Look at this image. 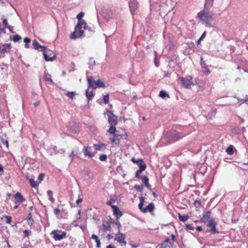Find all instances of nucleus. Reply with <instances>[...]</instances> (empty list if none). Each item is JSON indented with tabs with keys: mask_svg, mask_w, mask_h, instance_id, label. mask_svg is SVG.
Here are the masks:
<instances>
[{
	"mask_svg": "<svg viewBox=\"0 0 248 248\" xmlns=\"http://www.w3.org/2000/svg\"><path fill=\"white\" fill-rule=\"evenodd\" d=\"M210 7H204V9L198 13L197 17L202 24L210 27L211 22L214 20L213 14L208 10Z\"/></svg>",
	"mask_w": 248,
	"mask_h": 248,
	"instance_id": "1",
	"label": "nucleus"
},
{
	"mask_svg": "<svg viewBox=\"0 0 248 248\" xmlns=\"http://www.w3.org/2000/svg\"><path fill=\"white\" fill-rule=\"evenodd\" d=\"M186 135L181 132L170 129L165 133L164 138L165 141L170 144L182 139Z\"/></svg>",
	"mask_w": 248,
	"mask_h": 248,
	"instance_id": "2",
	"label": "nucleus"
},
{
	"mask_svg": "<svg viewBox=\"0 0 248 248\" xmlns=\"http://www.w3.org/2000/svg\"><path fill=\"white\" fill-rule=\"evenodd\" d=\"M82 27H83L85 30H86L87 29L86 23L84 20L78 21L75 27V31L70 35V38L71 39H75L77 38L83 36L84 31L81 30Z\"/></svg>",
	"mask_w": 248,
	"mask_h": 248,
	"instance_id": "3",
	"label": "nucleus"
},
{
	"mask_svg": "<svg viewBox=\"0 0 248 248\" xmlns=\"http://www.w3.org/2000/svg\"><path fill=\"white\" fill-rule=\"evenodd\" d=\"M87 81L89 84V88L91 87L93 89H95L98 87H105V85L103 81L100 79H97L95 81L92 76L87 77Z\"/></svg>",
	"mask_w": 248,
	"mask_h": 248,
	"instance_id": "4",
	"label": "nucleus"
},
{
	"mask_svg": "<svg viewBox=\"0 0 248 248\" xmlns=\"http://www.w3.org/2000/svg\"><path fill=\"white\" fill-rule=\"evenodd\" d=\"M50 234L52 235V238L55 241H60L66 238L67 237L66 232L62 230H53L51 232Z\"/></svg>",
	"mask_w": 248,
	"mask_h": 248,
	"instance_id": "5",
	"label": "nucleus"
},
{
	"mask_svg": "<svg viewBox=\"0 0 248 248\" xmlns=\"http://www.w3.org/2000/svg\"><path fill=\"white\" fill-rule=\"evenodd\" d=\"M12 46L10 43L3 44L0 45V57H4L6 54H10L12 51Z\"/></svg>",
	"mask_w": 248,
	"mask_h": 248,
	"instance_id": "6",
	"label": "nucleus"
},
{
	"mask_svg": "<svg viewBox=\"0 0 248 248\" xmlns=\"http://www.w3.org/2000/svg\"><path fill=\"white\" fill-rule=\"evenodd\" d=\"M178 81H180L182 84L186 88H190L191 86L194 85L192 81V77L190 76H187L186 78L181 77L179 78Z\"/></svg>",
	"mask_w": 248,
	"mask_h": 248,
	"instance_id": "7",
	"label": "nucleus"
},
{
	"mask_svg": "<svg viewBox=\"0 0 248 248\" xmlns=\"http://www.w3.org/2000/svg\"><path fill=\"white\" fill-rule=\"evenodd\" d=\"M175 241V236L174 234L171 235V240L170 238H166L161 244V248H172V242Z\"/></svg>",
	"mask_w": 248,
	"mask_h": 248,
	"instance_id": "8",
	"label": "nucleus"
},
{
	"mask_svg": "<svg viewBox=\"0 0 248 248\" xmlns=\"http://www.w3.org/2000/svg\"><path fill=\"white\" fill-rule=\"evenodd\" d=\"M116 237L115 240L117 241L121 246H124L126 244V242L125 240V236L123 233L118 230V233L115 234Z\"/></svg>",
	"mask_w": 248,
	"mask_h": 248,
	"instance_id": "9",
	"label": "nucleus"
},
{
	"mask_svg": "<svg viewBox=\"0 0 248 248\" xmlns=\"http://www.w3.org/2000/svg\"><path fill=\"white\" fill-rule=\"evenodd\" d=\"M107 115L109 124L112 125H116L118 124L117 117L110 110L107 111Z\"/></svg>",
	"mask_w": 248,
	"mask_h": 248,
	"instance_id": "10",
	"label": "nucleus"
},
{
	"mask_svg": "<svg viewBox=\"0 0 248 248\" xmlns=\"http://www.w3.org/2000/svg\"><path fill=\"white\" fill-rule=\"evenodd\" d=\"M82 151L84 156L89 158H92L95 154V152H92V147L90 146H84Z\"/></svg>",
	"mask_w": 248,
	"mask_h": 248,
	"instance_id": "11",
	"label": "nucleus"
},
{
	"mask_svg": "<svg viewBox=\"0 0 248 248\" xmlns=\"http://www.w3.org/2000/svg\"><path fill=\"white\" fill-rule=\"evenodd\" d=\"M217 224V223L214 218H211L209 220L207 226L211 228L209 232L211 233L215 234L218 232L216 229Z\"/></svg>",
	"mask_w": 248,
	"mask_h": 248,
	"instance_id": "12",
	"label": "nucleus"
},
{
	"mask_svg": "<svg viewBox=\"0 0 248 248\" xmlns=\"http://www.w3.org/2000/svg\"><path fill=\"white\" fill-rule=\"evenodd\" d=\"M138 2L137 0H130L129 2V6L131 13L133 15L135 11L138 8Z\"/></svg>",
	"mask_w": 248,
	"mask_h": 248,
	"instance_id": "13",
	"label": "nucleus"
},
{
	"mask_svg": "<svg viewBox=\"0 0 248 248\" xmlns=\"http://www.w3.org/2000/svg\"><path fill=\"white\" fill-rule=\"evenodd\" d=\"M14 197L15 199V202L17 203H22L24 201H25V199L23 197V196L21 195V194L17 192L14 195Z\"/></svg>",
	"mask_w": 248,
	"mask_h": 248,
	"instance_id": "14",
	"label": "nucleus"
},
{
	"mask_svg": "<svg viewBox=\"0 0 248 248\" xmlns=\"http://www.w3.org/2000/svg\"><path fill=\"white\" fill-rule=\"evenodd\" d=\"M113 209V214L116 217L117 219H119L123 215V213L120 211L118 207L117 206H111Z\"/></svg>",
	"mask_w": 248,
	"mask_h": 248,
	"instance_id": "15",
	"label": "nucleus"
},
{
	"mask_svg": "<svg viewBox=\"0 0 248 248\" xmlns=\"http://www.w3.org/2000/svg\"><path fill=\"white\" fill-rule=\"evenodd\" d=\"M142 180V183L144 184L145 186L150 191H152L151 186L149 183V178L145 175H143L140 178Z\"/></svg>",
	"mask_w": 248,
	"mask_h": 248,
	"instance_id": "16",
	"label": "nucleus"
},
{
	"mask_svg": "<svg viewBox=\"0 0 248 248\" xmlns=\"http://www.w3.org/2000/svg\"><path fill=\"white\" fill-rule=\"evenodd\" d=\"M201 64L202 68L203 69V72L206 75L209 74L211 72V71L208 68L207 65L205 62L203 61L202 57H201Z\"/></svg>",
	"mask_w": 248,
	"mask_h": 248,
	"instance_id": "17",
	"label": "nucleus"
},
{
	"mask_svg": "<svg viewBox=\"0 0 248 248\" xmlns=\"http://www.w3.org/2000/svg\"><path fill=\"white\" fill-rule=\"evenodd\" d=\"M211 216V212L209 211L205 212L202 217L201 219V221L203 223H206L207 221L210 220L209 219Z\"/></svg>",
	"mask_w": 248,
	"mask_h": 248,
	"instance_id": "18",
	"label": "nucleus"
},
{
	"mask_svg": "<svg viewBox=\"0 0 248 248\" xmlns=\"http://www.w3.org/2000/svg\"><path fill=\"white\" fill-rule=\"evenodd\" d=\"M139 167V170H144L146 168V165L142 159H139L138 163H137Z\"/></svg>",
	"mask_w": 248,
	"mask_h": 248,
	"instance_id": "19",
	"label": "nucleus"
},
{
	"mask_svg": "<svg viewBox=\"0 0 248 248\" xmlns=\"http://www.w3.org/2000/svg\"><path fill=\"white\" fill-rule=\"evenodd\" d=\"M155 209V205L153 203L149 204L143 210V213H145L147 212H152Z\"/></svg>",
	"mask_w": 248,
	"mask_h": 248,
	"instance_id": "20",
	"label": "nucleus"
},
{
	"mask_svg": "<svg viewBox=\"0 0 248 248\" xmlns=\"http://www.w3.org/2000/svg\"><path fill=\"white\" fill-rule=\"evenodd\" d=\"M113 137L110 138V140L112 143H115L116 144H119L120 139L119 138V135L116 134L112 135Z\"/></svg>",
	"mask_w": 248,
	"mask_h": 248,
	"instance_id": "21",
	"label": "nucleus"
},
{
	"mask_svg": "<svg viewBox=\"0 0 248 248\" xmlns=\"http://www.w3.org/2000/svg\"><path fill=\"white\" fill-rule=\"evenodd\" d=\"M47 52H44L43 53V55H44V59L46 61H54L55 58H56V57L53 55L52 56H49V55H48L47 54Z\"/></svg>",
	"mask_w": 248,
	"mask_h": 248,
	"instance_id": "22",
	"label": "nucleus"
},
{
	"mask_svg": "<svg viewBox=\"0 0 248 248\" xmlns=\"http://www.w3.org/2000/svg\"><path fill=\"white\" fill-rule=\"evenodd\" d=\"M89 88L86 91V96L87 98L88 101H90L93 99V98L94 96V93L93 92V91H89Z\"/></svg>",
	"mask_w": 248,
	"mask_h": 248,
	"instance_id": "23",
	"label": "nucleus"
},
{
	"mask_svg": "<svg viewBox=\"0 0 248 248\" xmlns=\"http://www.w3.org/2000/svg\"><path fill=\"white\" fill-rule=\"evenodd\" d=\"M140 202L138 205V207L139 209L143 213V210L144 208H143V206L144 204V201H145V198L144 197H141L140 198Z\"/></svg>",
	"mask_w": 248,
	"mask_h": 248,
	"instance_id": "24",
	"label": "nucleus"
},
{
	"mask_svg": "<svg viewBox=\"0 0 248 248\" xmlns=\"http://www.w3.org/2000/svg\"><path fill=\"white\" fill-rule=\"evenodd\" d=\"M116 125H111L109 128L108 130V132L111 135L116 134V129L115 127Z\"/></svg>",
	"mask_w": 248,
	"mask_h": 248,
	"instance_id": "25",
	"label": "nucleus"
},
{
	"mask_svg": "<svg viewBox=\"0 0 248 248\" xmlns=\"http://www.w3.org/2000/svg\"><path fill=\"white\" fill-rule=\"evenodd\" d=\"M103 226V230L104 232L107 231H110V224L109 222H104L102 224Z\"/></svg>",
	"mask_w": 248,
	"mask_h": 248,
	"instance_id": "26",
	"label": "nucleus"
},
{
	"mask_svg": "<svg viewBox=\"0 0 248 248\" xmlns=\"http://www.w3.org/2000/svg\"><path fill=\"white\" fill-rule=\"evenodd\" d=\"M91 238L95 240L96 243V247L98 248H100L101 243L97 236L95 234H93L91 236Z\"/></svg>",
	"mask_w": 248,
	"mask_h": 248,
	"instance_id": "27",
	"label": "nucleus"
},
{
	"mask_svg": "<svg viewBox=\"0 0 248 248\" xmlns=\"http://www.w3.org/2000/svg\"><path fill=\"white\" fill-rule=\"evenodd\" d=\"M0 219L1 220L5 219L6 223L9 224H10L12 222V217L10 216L3 215L1 217Z\"/></svg>",
	"mask_w": 248,
	"mask_h": 248,
	"instance_id": "28",
	"label": "nucleus"
},
{
	"mask_svg": "<svg viewBox=\"0 0 248 248\" xmlns=\"http://www.w3.org/2000/svg\"><path fill=\"white\" fill-rule=\"evenodd\" d=\"M27 221H28V224H31V225H32L34 223V220L32 218V215L31 212L29 213V214H28V216L27 217Z\"/></svg>",
	"mask_w": 248,
	"mask_h": 248,
	"instance_id": "29",
	"label": "nucleus"
},
{
	"mask_svg": "<svg viewBox=\"0 0 248 248\" xmlns=\"http://www.w3.org/2000/svg\"><path fill=\"white\" fill-rule=\"evenodd\" d=\"M94 146L95 147L96 151H100L102 148H106V144L103 143H99L97 144H94Z\"/></svg>",
	"mask_w": 248,
	"mask_h": 248,
	"instance_id": "30",
	"label": "nucleus"
},
{
	"mask_svg": "<svg viewBox=\"0 0 248 248\" xmlns=\"http://www.w3.org/2000/svg\"><path fill=\"white\" fill-rule=\"evenodd\" d=\"M29 182L31 186L32 187L37 188L39 186V184H38L36 181L34 180L33 179L31 178L29 179Z\"/></svg>",
	"mask_w": 248,
	"mask_h": 248,
	"instance_id": "31",
	"label": "nucleus"
},
{
	"mask_svg": "<svg viewBox=\"0 0 248 248\" xmlns=\"http://www.w3.org/2000/svg\"><path fill=\"white\" fill-rule=\"evenodd\" d=\"M178 217H179V219L183 221V222H185L186 221L188 218V216L186 215H181L180 214H178Z\"/></svg>",
	"mask_w": 248,
	"mask_h": 248,
	"instance_id": "32",
	"label": "nucleus"
},
{
	"mask_svg": "<svg viewBox=\"0 0 248 248\" xmlns=\"http://www.w3.org/2000/svg\"><path fill=\"white\" fill-rule=\"evenodd\" d=\"M214 0H205V7H211L213 5Z\"/></svg>",
	"mask_w": 248,
	"mask_h": 248,
	"instance_id": "33",
	"label": "nucleus"
},
{
	"mask_svg": "<svg viewBox=\"0 0 248 248\" xmlns=\"http://www.w3.org/2000/svg\"><path fill=\"white\" fill-rule=\"evenodd\" d=\"M226 153L229 155H232L233 154V147L232 145L229 146L226 150Z\"/></svg>",
	"mask_w": 248,
	"mask_h": 248,
	"instance_id": "34",
	"label": "nucleus"
},
{
	"mask_svg": "<svg viewBox=\"0 0 248 248\" xmlns=\"http://www.w3.org/2000/svg\"><path fill=\"white\" fill-rule=\"evenodd\" d=\"M159 96H160L161 97H162L163 98H165L166 97H167L168 98H170L169 95L164 91H161L159 93Z\"/></svg>",
	"mask_w": 248,
	"mask_h": 248,
	"instance_id": "35",
	"label": "nucleus"
},
{
	"mask_svg": "<svg viewBox=\"0 0 248 248\" xmlns=\"http://www.w3.org/2000/svg\"><path fill=\"white\" fill-rule=\"evenodd\" d=\"M76 93L74 92H69L65 93V95L68 96L70 98L73 99L76 95Z\"/></svg>",
	"mask_w": 248,
	"mask_h": 248,
	"instance_id": "36",
	"label": "nucleus"
},
{
	"mask_svg": "<svg viewBox=\"0 0 248 248\" xmlns=\"http://www.w3.org/2000/svg\"><path fill=\"white\" fill-rule=\"evenodd\" d=\"M40 44L37 41L34 40L32 42V46L35 49H37L40 46Z\"/></svg>",
	"mask_w": 248,
	"mask_h": 248,
	"instance_id": "37",
	"label": "nucleus"
},
{
	"mask_svg": "<svg viewBox=\"0 0 248 248\" xmlns=\"http://www.w3.org/2000/svg\"><path fill=\"white\" fill-rule=\"evenodd\" d=\"M47 195L49 196V200L53 202L54 200L53 197V192L51 190H48L47 192Z\"/></svg>",
	"mask_w": 248,
	"mask_h": 248,
	"instance_id": "38",
	"label": "nucleus"
},
{
	"mask_svg": "<svg viewBox=\"0 0 248 248\" xmlns=\"http://www.w3.org/2000/svg\"><path fill=\"white\" fill-rule=\"evenodd\" d=\"M134 187L139 192H142L143 191V186L142 185H136L135 186H134Z\"/></svg>",
	"mask_w": 248,
	"mask_h": 248,
	"instance_id": "39",
	"label": "nucleus"
},
{
	"mask_svg": "<svg viewBox=\"0 0 248 248\" xmlns=\"http://www.w3.org/2000/svg\"><path fill=\"white\" fill-rule=\"evenodd\" d=\"M103 101L104 104H108L109 101V94H107L106 95L104 96L103 97Z\"/></svg>",
	"mask_w": 248,
	"mask_h": 248,
	"instance_id": "40",
	"label": "nucleus"
},
{
	"mask_svg": "<svg viewBox=\"0 0 248 248\" xmlns=\"http://www.w3.org/2000/svg\"><path fill=\"white\" fill-rule=\"evenodd\" d=\"M84 14L83 12H80L77 16V18L78 20V21H81L82 17L84 16Z\"/></svg>",
	"mask_w": 248,
	"mask_h": 248,
	"instance_id": "41",
	"label": "nucleus"
},
{
	"mask_svg": "<svg viewBox=\"0 0 248 248\" xmlns=\"http://www.w3.org/2000/svg\"><path fill=\"white\" fill-rule=\"evenodd\" d=\"M115 202V200H114V199H110L107 202V204L111 207V206H114L113 204Z\"/></svg>",
	"mask_w": 248,
	"mask_h": 248,
	"instance_id": "42",
	"label": "nucleus"
},
{
	"mask_svg": "<svg viewBox=\"0 0 248 248\" xmlns=\"http://www.w3.org/2000/svg\"><path fill=\"white\" fill-rule=\"evenodd\" d=\"M21 39V37L20 36H19L17 34H16L13 36V40L14 42H16L20 40Z\"/></svg>",
	"mask_w": 248,
	"mask_h": 248,
	"instance_id": "43",
	"label": "nucleus"
},
{
	"mask_svg": "<svg viewBox=\"0 0 248 248\" xmlns=\"http://www.w3.org/2000/svg\"><path fill=\"white\" fill-rule=\"evenodd\" d=\"M23 237H28L31 234V231L30 230H25L23 231Z\"/></svg>",
	"mask_w": 248,
	"mask_h": 248,
	"instance_id": "44",
	"label": "nucleus"
},
{
	"mask_svg": "<svg viewBox=\"0 0 248 248\" xmlns=\"http://www.w3.org/2000/svg\"><path fill=\"white\" fill-rule=\"evenodd\" d=\"M107 159V155L105 154L101 155L99 156V159L101 161H105Z\"/></svg>",
	"mask_w": 248,
	"mask_h": 248,
	"instance_id": "45",
	"label": "nucleus"
},
{
	"mask_svg": "<svg viewBox=\"0 0 248 248\" xmlns=\"http://www.w3.org/2000/svg\"><path fill=\"white\" fill-rule=\"evenodd\" d=\"M60 213L61 210L58 208H55L54 210V214L57 217H59Z\"/></svg>",
	"mask_w": 248,
	"mask_h": 248,
	"instance_id": "46",
	"label": "nucleus"
},
{
	"mask_svg": "<svg viewBox=\"0 0 248 248\" xmlns=\"http://www.w3.org/2000/svg\"><path fill=\"white\" fill-rule=\"evenodd\" d=\"M2 24L4 26V28H2V29L5 30V28L7 27V26L9 25L8 24L7 20L6 19H4L2 21Z\"/></svg>",
	"mask_w": 248,
	"mask_h": 248,
	"instance_id": "47",
	"label": "nucleus"
},
{
	"mask_svg": "<svg viewBox=\"0 0 248 248\" xmlns=\"http://www.w3.org/2000/svg\"><path fill=\"white\" fill-rule=\"evenodd\" d=\"M142 171H143L142 170H137V171H136V173L135 177L138 178H140L141 177L140 176V174L141 173V172Z\"/></svg>",
	"mask_w": 248,
	"mask_h": 248,
	"instance_id": "48",
	"label": "nucleus"
},
{
	"mask_svg": "<svg viewBox=\"0 0 248 248\" xmlns=\"http://www.w3.org/2000/svg\"><path fill=\"white\" fill-rule=\"evenodd\" d=\"M46 49V47L45 46H41L40 45L39 47L37 49V50H38L40 51H42L44 53V52H45V51Z\"/></svg>",
	"mask_w": 248,
	"mask_h": 248,
	"instance_id": "49",
	"label": "nucleus"
},
{
	"mask_svg": "<svg viewBox=\"0 0 248 248\" xmlns=\"http://www.w3.org/2000/svg\"><path fill=\"white\" fill-rule=\"evenodd\" d=\"M44 176H45V175L43 173H40L39 175V176L38 177V179L40 181L39 183H40L42 181H43V180L44 179Z\"/></svg>",
	"mask_w": 248,
	"mask_h": 248,
	"instance_id": "50",
	"label": "nucleus"
},
{
	"mask_svg": "<svg viewBox=\"0 0 248 248\" xmlns=\"http://www.w3.org/2000/svg\"><path fill=\"white\" fill-rule=\"evenodd\" d=\"M186 229L190 230H193L194 228L191 224H186Z\"/></svg>",
	"mask_w": 248,
	"mask_h": 248,
	"instance_id": "51",
	"label": "nucleus"
},
{
	"mask_svg": "<svg viewBox=\"0 0 248 248\" xmlns=\"http://www.w3.org/2000/svg\"><path fill=\"white\" fill-rule=\"evenodd\" d=\"M75 155H76L74 153V152L73 151L71 152V154L69 155V157L71 158V161L73 160Z\"/></svg>",
	"mask_w": 248,
	"mask_h": 248,
	"instance_id": "52",
	"label": "nucleus"
},
{
	"mask_svg": "<svg viewBox=\"0 0 248 248\" xmlns=\"http://www.w3.org/2000/svg\"><path fill=\"white\" fill-rule=\"evenodd\" d=\"M83 201V199L80 197H78V199L76 201V203L79 204L81 203Z\"/></svg>",
	"mask_w": 248,
	"mask_h": 248,
	"instance_id": "53",
	"label": "nucleus"
},
{
	"mask_svg": "<svg viewBox=\"0 0 248 248\" xmlns=\"http://www.w3.org/2000/svg\"><path fill=\"white\" fill-rule=\"evenodd\" d=\"M116 224L117 225L118 227V231L120 230V228L121 227V224L118 220H116V221L115 222Z\"/></svg>",
	"mask_w": 248,
	"mask_h": 248,
	"instance_id": "54",
	"label": "nucleus"
},
{
	"mask_svg": "<svg viewBox=\"0 0 248 248\" xmlns=\"http://www.w3.org/2000/svg\"><path fill=\"white\" fill-rule=\"evenodd\" d=\"M24 41L25 43V44H29L31 42V40L30 38L26 37L24 38Z\"/></svg>",
	"mask_w": 248,
	"mask_h": 248,
	"instance_id": "55",
	"label": "nucleus"
},
{
	"mask_svg": "<svg viewBox=\"0 0 248 248\" xmlns=\"http://www.w3.org/2000/svg\"><path fill=\"white\" fill-rule=\"evenodd\" d=\"M6 28H8L11 32L14 33V31H13V26L8 25Z\"/></svg>",
	"mask_w": 248,
	"mask_h": 248,
	"instance_id": "56",
	"label": "nucleus"
},
{
	"mask_svg": "<svg viewBox=\"0 0 248 248\" xmlns=\"http://www.w3.org/2000/svg\"><path fill=\"white\" fill-rule=\"evenodd\" d=\"M107 237L108 238V240H110L111 239H112L113 238V236L111 234H108Z\"/></svg>",
	"mask_w": 248,
	"mask_h": 248,
	"instance_id": "57",
	"label": "nucleus"
},
{
	"mask_svg": "<svg viewBox=\"0 0 248 248\" xmlns=\"http://www.w3.org/2000/svg\"><path fill=\"white\" fill-rule=\"evenodd\" d=\"M131 161L134 163H136L137 164V163H138V161H139V159H136L134 157H133L132 159H131Z\"/></svg>",
	"mask_w": 248,
	"mask_h": 248,
	"instance_id": "58",
	"label": "nucleus"
},
{
	"mask_svg": "<svg viewBox=\"0 0 248 248\" xmlns=\"http://www.w3.org/2000/svg\"><path fill=\"white\" fill-rule=\"evenodd\" d=\"M194 204L196 205L197 204H198L199 206H201V202L200 201H195L194 202Z\"/></svg>",
	"mask_w": 248,
	"mask_h": 248,
	"instance_id": "59",
	"label": "nucleus"
},
{
	"mask_svg": "<svg viewBox=\"0 0 248 248\" xmlns=\"http://www.w3.org/2000/svg\"><path fill=\"white\" fill-rule=\"evenodd\" d=\"M45 80L46 81H50L51 83H53L52 79L49 78H45Z\"/></svg>",
	"mask_w": 248,
	"mask_h": 248,
	"instance_id": "60",
	"label": "nucleus"
},
{
	"mask_svg": "<svg viewBox=\"0 0 248 248\" xmlns=\"http://www.w3.org/2000/svg\"><path fill=\"white\" fill-rule=\"evenodd\" d=\"M196 230L198 232H201L202 230V229L201 226H198L196 228Z\"/></svg>",
	"mask_w": 248,
	"mask_h": 248,
	"instance_id": "61",
	"label": "nucleus"
},
{
	"mask_svg": "<svg viewBox=\"0 0 248 248\" xmlns=\"http://www.w3.org/2000/svg\"><path fill=\"white\" fill-rule=\"evenodd\" d=\"M15 205L14 206V209H17L18 207V206H19V205L21 203H17L16 202H15Z\"/></svg>",
	"mask_w": 248,
	"mask_h": 248,
	"instance_id": "62",
	"label": "nucleus"
},
{
	"mask_svg": "<svg viewBox=\"0 0 248 248\" xmlns=\"http://www.w3.org/2000/svg\"><path fill=\"white\" fill-rule=\"evenodd\" d=\"M106 248H116L112 245H109L106 247Z\"/></svg>",
	"mask_w": 248,
	"mask_h": 248,
	"instance_id": "63",
	"label": "nucleus"
},
{
	"mask_svg": "<svg viewBox=\"0 0 248 248\" xmlns=\"http://www.w3.org/2000/svg\"><path fill=\"white\" fill-rule=\"evenodd\" d=\"M243 100V103L247 104H248V97Z\"/></svg>",
	"mask_w": 248,
	"mask_h": 248,
	"instance_id": "64",
	"label": "nucleus"
}]
</instances>
